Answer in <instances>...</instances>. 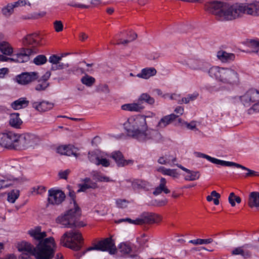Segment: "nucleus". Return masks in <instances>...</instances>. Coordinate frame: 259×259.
I'll list each match as a JSON object with an SVG mask.
<instances>
[{"instance_id": "obj_7", "label": "nucleus", "mask_w": 259, "mask_h": 259, "mask_svg": "<svg viewBox=\"0 0 259 259\" xmlns=\"http://www.w3.org/2000/svg\"><path fill=\"white\" fill-rule=\"evenodd\" d=\"M36 53V52L32 49L21 48L18 50L16 54L13 55V57H8L5 55L0 54V61L17 63H24L29 60L31 55Z\"/></svg>"}, {"instance_id": "obj_10", "label": "nucleus", "mask_w": 259, "mask_h": 259, "mask_svg": "<svg viewBox=\"0 0 259 259\" xmlns=\"http://www.w3.org/2000/svg\"><path fill=\"white\" fill-rule=\"evenodd\" d=\"M93 250L108 251L110 254H114L116 251V248L111 238H107L103 240L99 241L93 246L89 247L87 251Z\"/></svg>"}, {"instance_id": "obj_39", "label": "nucleus", "mask_w": 259, "mask_h": 259, "mask_svg": "<svg viewBox=\"0 0 259 259\" xmlns=\"http://www.w3.org/2000/svg\"><path fill=\"white\" fill-rule=\"evenodd\" d=\"M132 186L134 190H139L146 188L148 186V183L146 181L136 180L132 182Z\"/></svg>"}, {"instance_id": "obj_41", "label": "nucleus", "mask_w": 259, "mask_h": 259, "mask_svg": "<svg viewBox=\"0 0 259 259\" xmlns=\"http://www.w3.org/2000/svg\"><path fill=\"white\" fill-rule=\"evenodd\" d=\"M82 83L87 87H92L95 82V78L91 76L85 74L81 79Z\"/></svg>"}, {"instance_id": "obj_35", "label": "nucleus", "mask_w": 259, "mask_h": 259, "mask_svg": "<svg viewBox=\"0 0 259 259\" xmlns=\"http://www.w3.org/2000/svg\"><path fill=\"white\" fill-rule=\"evenodd\" d=\"M92 177L93 179L97 182H109L113 181L109 177L97 171H94L93 172Z\"/></svg>"}, {"instance_id": "obj_24", "label": "nucleus", "mask_w": 259, "mask_h": 259, "mask_svg": "<svg viewBox=\"0 0 259 259\" xmlns=\"http://www.w3.org/2000/svg\"><path fill=\"white\" fill-rule=\"evenodd\" d=\"M166 180L164 178H161L160 180L159 185L156 187L153 192V195L157 196L161 194L163 192L165 194L170 193V190L166 186Z\"/></svg>"}, {"instance_id": "obj_38", "label": "nucleus", "mask_w": 259, "mask_h": 259, "mask_svg": "<svg viewBox=\"0 0 259 259\" xmlns=\"http://www.w3.org/2000/svg\"><path fill=\"white\" fill-rule=\"evenodd\" d=\"M66 155L70 156H74L77 157L79 156V149L72 145H67Z\"/></svg>"}, {"instance_id": "obj_1", "label": "nucleus", "mask_w": 259, "mask_h": 259, "mask_svg": "<svg viewBox=\"0 0 259 259\" xmlns=\"http://www.w3.org/2000/svg\"><path fill=\"white\" fill-rule=\"evenodd\" d=\"M204 9L213 15L217 20L224 22L233 21L244 14L259 16V4L257 3H236L230 5L226 3L213 1L205 3Z\"/></svg>"}, {"instance_id": "obj_42", "label": "nucleus", "mask_w": 259, "mask_h": 259, "mask_svg": "<svg viewBox=\"0 0 259 259\" xmlns=\"http://www.w3.org/2000/svg\"><path fill=\"white\" fill-rule=\"evenodd\" d=\"M228 201L231 204V206L234 207L236 205L235 202L239 204L241 202V199L240 197L236 195L234 193L232 192L229 196Z\"/></svg>"}, {"instance_id": "obj_36", "label": "nucleus", "mask_w": 259, "mask_h": 259, "mask_svg": "<svg viewBox=\"0 0 259 259\" xmlns=\"http://www.w3.org/2000/svg\"><path fill=\"white\" fill-rule=\"evenodd\" d=\"M138 102L142 104L143 102H146L150 105H153L155 102V100L147 93H143L139 97Z\"/></svg>"}, {"instance_id": "obj_11", "label": "nucleus", "mask_w": 259, "mask_h": 259, "mask_svg": "<svg viewBox=\"0 0 259 259\" xmlns=\"http://www.w3.org/2000/svg\"><path fill=\"white\" fill-rule=\"evenodd\" d=\"M40 139L34 134H24L19 135V150L34 147L39 144Z\"/></svg>"}, {"instance_id": "obj_21", "label": "nucleus", "mask_w": 259, "mask_h": 259, "mask_svg": "<svg viewBox=\"0 0 259 259\" xmlns=\"http://www.w3.org/2000/svg\"><path fill=\"white\" fill-rule=\"evenodd\" d=\"M177 117L178 116L174 113L164 116L161 118L158 122L157 125V127L158 128H164L167 125L169 124L171 122L174 121Z\"/></svg>"}, {"instance_id": "obj_33", "label": "nucleus", "mask_w": 259, "mask_h": 259, "mask_svg": "<svg viewBox=\"0 0 259 259\" xmlns=\"http://www.w3.org/2000/svg\"><path fill=\"white\" fill-rule=\"evenodd\" d=\"M20 182V180L18 178L12 180L6 179L5 178H0V189L8 187L11 185L17 184Z\"/></svg>"}, {"instance_id": "obj_34", "label": "nucleus", "mask_w": 259, "mask_h": 259, "mask_svg": "<svg viewBox=\"0 0 259 259\" xmlns=\"http://www.w3.org/2000/svg\"><path fill=\"white\" fill-rule=\"evenodd\" d=\"M245 245H244L243 246L238 247L234 248L233 250H232L231 253L233 255H241L243 256L244 257H248L250 256L251 253L250 251L248 250H244L243 249V247Z\"/></svg>"}, {"instance_id": "obj_63", "label": "nucleus", "mask_w": 259, "mask_h": 259, "mask_svg": "<svg viewBox=\"0 0 259 259\" xmlns=\"http://www.w3.org/2000/svg\"><path fill=\"white\" fill-rule=\"evenodd\" d=\"M15 7L24 6L27 4L25 0H19L17 2H14L13 4Z\"/></svg>"}, {"instance_id": "obj_13", "label": "nucleus", "mask_w": 259, "mask_h": 259, "mask_svg": "<svg viewBox=\"0 0 259 259\" xmlns=\"http://www.w3.org/2000/svg\"><path fill=\"white\" fill-rule=\"evenodd\" d=\"M160 221L161 217L160 215L149 213H143L141 218L136 219V223L139 225L157 223Z\"/></svg>"}, {"instance_id": "obj_61", "label": "nucleus", "mask_w": 259, "mask_h": 259, "mask_svg": "<svg viewBox=\"0 0 259 259\" xmlns=\"http://www.w3.org/2000/svg\"><path fill=\"white\" fill-rule=\"evenodd\" d=\"M70 172V170L67 169L65 170L59 171L58 175L60 178L66 180L67 178V176H68Z\"/></svg>"}, {"instance_id": "obj_64", "label": "nucleus", "mask_w": 259, "mask_h": 259, "mask_svg": "<svg viewBox=\"0 0 259 259\" xmlns=\"http://www.w3.org/2000/svg\"><path fill=\"white\" fill-rule=\"evenodd\" d=\"M174 111L178 114L176 115L179 117L180 115H183L184 113V108L181 106H178L175 108Z\"/></svg>"}, {"instance_id": "obj_57", "label": "nucleus", "mask_w": 259, "mask_h": 259, "mask_svg": "<svg viewBox=\"0 0 259 259\" xmlns=\"http://www.w3.org/2000/svg\"><path fill=\"white\" fill-rule=\"evenodd\" d=\"M148 238L146 237L145 234L141 235L140 237L137 238V242L141 246H144L148 242Z\"/></svg>"}, {"instance_id": "obj_16", "label": "nucleus", "mask_w": 259, "mask_h": 259, "mask_svg": "<svg viewBox=\"0 0 259 259\" xmlns=\"http://www.w3.org/2000/svg\"><path fill=\"white\" fill-rule=\"evenodd\" d=\"M111 157L115 160L118 166L122 167L127 165H132V160H125L122 153L119 151H115L112 153Z\"/></svg>"}, {"instance_id": "obj_19", "label": "nucleus", "mask_w": 259, "mask_h": 259, "mask_svg": "<svg viewBox=\"0 0 259 259\" xmlns=\"http://www.w3.org/2000/svg\"><path fill=\"white\" fill-rule=\"evenodd\" d=\"M189 67L194 70L204 71L208 68V64L199 60H190L188 63Z\"/></svg>"}, {"instance_id": "obj_43", "label": "nucleus", "mask_w": 259, "mask_h": 259, "mask_svg": "<svg viewBox=\"0 0 259 259\" xmlns=\"http://www.w3.org/2000/svg\"><path fill=\"white\" fill-rule=\"evenodd\" d=\"M198 96V94L195 93L192 94H189L186 97L183 98L181 100L178 101L179 104L185 103L187 104L190 101H192L196 99Z\"/></svg>"}, {"instance_id": "obj_29", "label": "nucleus", "mask_w": 259, "mask_h": 259, "mask_svg": "<svg viewBox=\"0 0 259 259\" xmlns=\"http://www.w3.org/2000/svg\"><path fill=\"white\" fill-rule=\"evenodd\" d=\"M0 52L5 55L11 56L14 53L12 46L7 41L0 42Z\"/></svg>"}, {"instance_id": "obj_20", "label": "nucleus", "mask_w": 259, "mask_h": 259, "mask_svg": "<svg viewBox=\"0 0 259 259\" xmlns=\"http://www.w3.org/2000/svg\"><path fill=\"white\" fill-rule=\"evenodd\" d=\"M217 57L223 63H230L234 60L235 55L233 53L221 50L217 53Z\"/></svg>"}, {"instance_id": "obj_46", "label": "nucleus", "mask_w": 259, "mask_h": 259, "mask_svg": "<svg viewBox=\"0 0 259 259\" xmlns=\"http://www.w3.org/2000/svg\"><path fill=\"white\" fill-rule=\"evenodd\" d=\"M37 36V34L35 33L26 36L23 41L24 45H30L35 43L36 40H35V37H36Z\"/></svg>"}, {"instance_id": "obj_40", "label": "nucleus", "mask_w": 259, "mask_h": 259, "mask_svg": "<svg viewBox=\"0 0 259 259\" xmlns=\"http://www.w3.org/2000/svg\"><path fill=\"white\" fill-rule=\"evenodd\" d=\"M79 189L77 190V192H84L88 189H96L98 188L97 184L96 182H90V183H84L82 185H79Z\"/></svg>"}, {"instance_id": "obj_49", "label": "nucleus", "mask_w": 259, "mask_h": 259, "mask_svg": "<svg viewBox=\"0 0 259 259\" xmlns=\"http://www.w3.org/2000/svg\"><path fill=\"white\" fill-rule=\"evenodd\" d=\"M47 57L43 55H39L35 57L33 59V63L36 65H41L46 63Z\"/></svg>"}, {"instance_id": "obj_47", "label": "nucleus", "mask_w": 259, "mask_h": 259, "mask_svg": "<svg viewBox=\"0 0 259 259\" xmlns=\"http://www.w3.org/2000/svg\"><path fill=\"white\" fill-rule=\"evenodd\" d=\"M100 155L96 151H90L88 153V159L90 161L95 164L99 161Z\"/></svg>"}, {"instance_id": "obj_51", "label": "nucleus", "mask_w": 259, "mask_h": 259, "mask_svg": "<svg viewBox=\"0 0 259 259\" xmlns=\"http://www.w3.org/2000/svg\"><path fill=\"white\" fill-rule=\"evenodd\" d=\"M63 56H58L56 55H52L49 58V61L52 64L51 67H54L61 61Z\"/></svg>"}, {"instance_id": "obj_17", "label": "nucleus", "mask_w": 259, "mask_h": 259, "mask_svg": "<svg viewBox=\"0 0 259 259\" xmlns=\"http://www.w3.org/2000/svg\"><path fill=\"white\" fill-rule=\"evenodd\" d=\"M51 73L50 71H47L38 81L37 84L35 87V89L37 91H43L46 90L49 86L50 84L48 82V80L50 77Z\"/></svg>"}, {"instance_id": "obj_53", "label": "nucleus", "mask_w": 259, "mask_h": 259, "mask_svg": "<svg viewBox=\"0 0 259 259\" xmlns=\"http://www.w3.org/2000/svg\"><path fill=\"white\" fill-rule=\"evenodd\" d=\"M119 249L120 251L124 254L130 253L132 250L131 247L125 243H121L119 245Z\"/></svg>"}, {"instance_id": "obj_58", "label": "nucleus", "mask_w": 259, "mask_h": 259, "mask_svg": "<svg viewBox=\"0 0 259 259\" xmlns=\"http://www.w3.org/2000/svg\"><path fill=\"white\" fill-rule=\"evenodd\" d=\"M55 30L56 32H60L63 30V25L61 21H56L54 23Z\"/></svg>"}, {"instance_id": "obj_31", "label": "nucleus", "mask_w": 259, "mask_h": 259, "mask_svg": "<svg viewBox=\"0 0 259 259\" xmlns=\"http://www.w3.org/2000/svg\"><path fill=\"white\" fill-rule=\"evenodd\" d=\"M234 166L236 167L237 168H240L243 170H246L247 171V172L246 173L244 176L245 177L255 175L256 172L255 171L250 169H249L240 164H238V163H235L234 162L227 161V163L225 165V166H229V167H231V166Z\"/></svg>"}, {"instance_id": "obj_28", "label": "nucleus", "mask_w": 259, "mask_h": 259, "mask_svg": "<svg viewBox=\"0 0 259 259\" xmlns=\"http://www.w3.org/2000/svg\"><path fill=\"white\" fill-rule=\"evenodd\" d=\"M29 104V101L25 98H20L19 99L14 101L11 104V107L15 110H19L26 107Z\"/></svg>"}, {"instance_id": "obj_30", "label": "nucleus", "mask_w": 259, "mask_h": 259, "mask_svg": "<svg viewBox=\"0 0 259 259\" xmlns=\"http://www.w3.org/2000/svg\"><path fill=\"white\" fill-rule=\"evenodd\" d=\"M248 204L250 207H259V192L254 191L249 194Z\"/></svg>"}, {"instance_id": "obj_22", "label": "nucleus", "mask_w": 259, "mask_h": 259, "mask_svg": "<svg viewBox=\"0 0 259 259\" xmlns=\"http://www.w3.org/2000/svg\"><path fill=\"white\" fill-rule=\"evenodd\" d=\"M157 73L156 69L154 67H146L142 69L140 73L136 76L145 79H147L152 76H155Z\"/></svg>"}, {"instance_id": "obj_4", "label": "nucleus", "mask_w": 259, "mask_h": 259, "mask_svg": "<svg viewBox=\"0 0 259 259\" xmlns=\"http://www.w3.org/2000/svg\"><path fill=\"white\" fill-rule=\"evenodd\" d=\"M208 74L211 78L224 84L235 85L239 82L238 73L231 68L213 66L209 68Z\"/></svg>"}, {"instance_id": "obj_59", "label": "nucleus", "mask_w": 259, "mask_h": 259, "mask_svg": "<svg viewBox=\"0 0 259 259\" xmlns=\"http://www.w3.org/2000/svg\"><path fill=\"white\" fill-rule=\"evenodd\" d=\"M212 196H214V198L213 200V203L215 205H218L220 203L219 199L221 197V195L219 193L215 191H212Z\"/></svg>"}, {"instance_id": "obj_9", "label": "nucleus", "mask_w": 259, "mask_h": 259, "mask_svg": "<svg viewBox=\"0 0 259 259\" xmlns=\"http://www.w3.org/2000/svg\"><path fill=\"white\" fill-rule=\"evenodd\" d=\"M0 145L9 149L19 150V135L13 132L0 133Z\"/></svg>"}, {"instance_id": "obj_3", "label": "nucleus", "mask_w": 259, "mask_h": 259, "mask_svg": "<svg viewBox=\"0 0 259 259\" xmlns=\"http://www.w3.org/2000/svg\"><path fill=\"white\" fill-rule=\"evenodd\" d=\"M55 241L53 237L47 238L44 243H38L34 247L31 243L22 241L18 244L19 251H26L36 259H52L55 253Z\"/></svg>"}, {"instance_id": "obj_27", "label": "nucleus", "mask_w": 259, "mask_h": 259, "mask_svg": "<svg viewBox=\"0 0 259 259\" xmlns=\"http://www.w3.org/2000/svg\"><path fill=\"white\" fill-rule=\"evenodd\" d=\"M22 123L23 121L20 118L19 113H14L10 114L9 124L12 127L15 128H19Z\"/></svg>"}, {"instance_id": "obj_5", "label": "nucleus", "mask_w": 259, "mask_h": 259, "mask_svg": "<svg viewBox=\"0 0 259 259\" xmlns=\"http://www.w3.org/2000/svg\"><path fill=\"white\" fill-rule=\"evenodd\" d=\"M240 101L245 107H251L248 110V114L259 112V92L253 89L247 91L240 96Z\"/></svg>"}, {"instance_id": "obj_37", "label": "nucleus", "mask_w": 259, "mask_h": 259, "mask_svg": "<svg viewBox=\"0 0 259 259\" xmlns=\"http://www.w3.org/2000/svg\"><path fill=\"white\" fill-rule=\"evenodd\" d=\"M87 0H72L68 3V5L71 7L78 8H88L89 6L84 4Z\"/></svg>"}, {"instance_id": "obj_23", "label": "nucleus", "mask_w": 259, "mask_h": 259, "mask_svg": "<svg viewBox=\"0 0 259 259\" xmlns=\"http://www.w3.org/2000/svg\"><path fill=\"white\" fill-rule=\"evenodd\" d=\"M121 108L122 110L125 111L141 112L144 108V106L138 101L137 103L125 104L122 105Z\"/></svg>"}, {"instance_id": "obj_50", "label": "nucleus", "mask_w": 259, "mask_h": 259, "mask_svg": "<svg viewBox=\"0 0 259 259\" xmlns=\"http://www.w3.org/2000/svg\"><path fill=\"white\" fill-rule=\"evenodd\" d=\"M249 47L253 50V52L258 54L259 51V40H251L249 42Z\"/></svg>"}, {"instance_id": "obj_6", "label": "nucleus", "mask_w": 259, "mask_h": 259, "mask_svg": "<svg viewBox=\"0 0 259 259\" xmlns=\"http://www.w3.org/2000/svg\"><path fill=\"white\" fill-rule=\"evenodd\" d=\"M82 240L81 233L77 230H71L65 233L60 239V243L64 246L72 250H79V244Z\"/></svg>"}, {"instance_id": "obj_15", "label": "nucleus", "mask_w": 259, "mask_h": 259, "mask_svg": "<svg viewBox=\"0 0 259 259\" xmlns=\"http://www.w3.org/2000/svg\"><path fill=\"white\" fill-rule=\"evenodd\" d=\"M28 234L33 240L38 241V243H44L46 239H44L47 236L46 233L45 231H41L40 227H36L31 229L28 231Z\"/></svg>"}, {"instance_id": "obj_12", "label": "nucleus", "mask_w": 259, "mask_h": 259, "mask_svg": "<svg viewBox=\"0 0 259 259\" xmlns=\"http://www.w3.org/2000/svg\"><path fill=\"white\" fill-rule=\"evenodd\" d=\"M65 197V194L61 190L52 188L48 191V201L50 204L59 205L64 201Z\"/></svg>"}, {"instance_id": "obj_54", "label": "nucleus", "mask_w": 259, "mask_h": 259, "mask_svg": "<svg viewBox=\"0 0 259 259\" xmlns=\"http://www.w3.org/2000/svg\"><path fill=\"white\" fill-rule=\"evenodd\" d=\"M68 67H69L68 63H63L59 61V63L57 64L56 66H55L54 67H51V70H53V71H55V70H61V69L66 68H67Z\"/></svg>"}, {"instance_id": "obj_52", "label": "nucleus", "mask_w": 259, "mask_h": 259, "mask_svg": "<svg viewBox=\"0 0 259 259\" xmlns=\"http://www.w3.org/2000/svg\"><path fill=\"white\" fill-rule=\"evenodd\" d=\"M14 8L15 7L14 6L13 4H9L2 9V13L6 16H9L13 12Z\"/></svg>"}, {"instance_id": "obj_32", "label": "nucleus", "mask_w": 259, "mask_h": 259, "mask_svg": "<svg viewBox=\"0 0 259 259\" xmlns=\"http://www.w3.org/2000/svg\"><path fill=\"white\" fill-rule=\"evenodd\" d=\"M197 156L199 157L205 158L213 163L221 165L222 166H225L227 163V161L220 160L213 157H211L210 156L200 152L197 153Z\"/></svg>"}, {"instance_id": "obj_8", "label": "nucleus", "mask_w": 259, "mask_h": 259, "mask_svg": "<svg viewBox=\"0 0 259 259\" xmlns=\"http://www.w3.org/2000/svg\"><path fill=\"white\" fill-rule=\"evenodd\" d=\"M80 214V209L74 202V208L70 209L64 214L59 216L56 222L61 224L63 227L72 228L75 226L76 218Z\"/></svg>"}, {"instance_id": "obj_14", "label": "nucleus", "mask_w": 259, "mask_h": 259, "mask_svg": "<svg viewBox=\"0 0 259 259\" xmlns=\"http://www.w3.org/2000/svg\"><path fill=\"white\" fill-rule=\"evenodd\" d=\"M38 77V76L36 72H25L17 76V80L19 84L25 85L34 81Z\"/></svg>"}, {"instance_id": "obj_48", "label": "nucleus", "mask_w": 259, "mask_h": 259, "mask_svg": "<svg viewBox=\"0 0 259 259\" xmlns=\"http://www.w3.org/2000/svg\"><path fill=\"white\" fill-rule=\"evenodd\" d=\"M197 123L198 122L195 120H192L190 122L184 121V124L186 126L187 129L194 132H200L199 129L197 127Z\"/></svg>"}, {"instance_id": "obj_2", "label": "nucleus", "mask_w": 259, "mask_h": 259, "mask_svg": "<svg viewBox=\"0 0 259 259\" xmlns=\"http://www.w3.org/2000/svg\"><path fill=\"white\" fill-rule=\"evenodd\" d=\"M155 115L154 113L151 112L146 115L130 117L123 124L128 136L141 142L160 139V134L157 130L150 127V122H156Z\"/></svg>"}, {"instance_id": "obj_62", "label": "nucleus", "mask_w": 259, "mask_h": 259, "mask_svg": "<svg viewBox=\"0 0 259 259\" xmlns=\"http://www.w3.org/2000/svg\"><path fill=\"white\" fill-rule=\"evenodd\" d=\"M66 148L67 145L60 146L57 148V152L60 154L66 155Z\"/></svg>"}, {"instance_id": "obj_55", "label": "nucleus", "mask_w": 259, "mask_h": 259, "mask_svg": "<svg viewBox=\"0 0 259 259\" xmlns=\"http://www.w3.org/2000/svg\"><path fill=\"white\" fill-rule=\"evenodd\" d=\"M96 165H102L103 166L108 167L110 165V162L103 156H100L99 158V161L97 163Z\"/></svg>"}, {"instance_id": "obj_44", "label": "nucleus", "mask_w": 259, "mask_h": 259, "mask_svg": "<svg viewBox=\"0 0 259 259\" xmlns=\"http://www.w3.org/2000/svg\"><path fill=\"white\" fill-rule=\"evenodd\" d=\"M213 239L212 238L208 239H196L194 240H191L189 241V243L193 244L194 245H201V244H208L212 243Z\"/></svg>"}, {"instance_id": "obj_45", "label": "nucleus", "mask_w": 259, "mask_h": 259, "mask_svg": "<svg viewBox=\"0 0 259 259\" xmlns=\"http://www.w3.org/2000/svg\"><path fill=\"white\" fill-rule=\"evenodd\" d=\"M19 196V191L18 190H13L11 192L8 193V201L11 203H14L16 200Z\"/></svg>"}, {"instance_id": "obj_25", "label": "nucleus", "mask_w": 259, "mask_h": 259, "mask_svg": "<svg viewBox=\"0 0 259 259\" xmlns=\"http://www.w3.org/2000/svg\"><path fill=\"white\" fill-rule=\"evenodd\" d=\"M176 165L178 167L188 173V175L185 177V179L186 180L192 181L197 180L199 178L200 174L198 171H191L190 169L184 167L181 164H176Z\"/></svg>"}, {"instance_id": "obj_26", "label": "nucleus", "mask_w": 259, "mask_h": 259, "mask_svg": "<svg viewBox=\"0 0 259 259\" xmlns=\"http://www.w3.org/2000/svg\"><path fill=\"white\" fill-rule=\"evenodd\" d=\"M176 157L170 154H165L159 157L157 160L158 163L162 165H169L172 166L175 164Z\"/></svg>"}, {"instance_id": "obj_56", "label": "nucleus", "mask_w": 259, "mask_h": 259, "mask_svg": "<svg viewBox=\"0 0 259 259\" xmlns=\"http://www.w3.org/2000/svg\"><path fill=\"white\" fill-rule=\"evenodd\" d=\"M165 175L172 177L174 178H177L179 177V174L177 172L175 169L167 168Z\"/></svg>"}, {"instance_id": "obj_60", "label": "nucleus", "mask_w": 259, "mask_h": 259, "mask_svg": "<svg viewBox=\"0 0 259 259\" xmlns=\"http://www.w3.org/2000/svg\"><path fill=\"white\" fill-rule=\"evenodd\" d=\"M116 204L118 207L125 208L127 207L128 202L124 199H118L116 200Z\"/></svg>"}, {"instance_id": "obj_18", "label": "nucleus", "mask_w": 259, "mask_h": 259, "mask_svg": "<svg viewBox=\"0 0 259 259\" xmlns=\"http://www.w3.org/2000/svg\"><path fill=\"white\" fill-rule=\"evenodd\" d=\"M32 107L39 112H46L54 107L52 103L43 101L42 102H33L32 103Z\"/></svg>"}]
</instances>
